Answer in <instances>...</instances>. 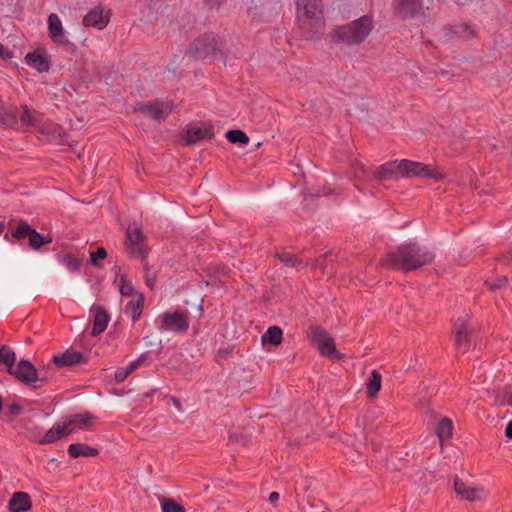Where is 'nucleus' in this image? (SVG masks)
Wrapping results in <instances>:
<instances>
[{
  "mask_svg": "<svg viewBox=\"0 0 512 512\" xmlns=\"http://www.w3.org/2000/svg\"><path fill=\"white\" fill-rule=\"evenodd\" d=\"M411 177L433 179L439 182L446 178V174L440 171L437 165L425 164L409 159L389 160L372 173V178L377 181Z\"/></svg>",
  "mask_w": 512,
  "mask_h": 512,
  "instance_id": "nucleus-1",
  "label": "nucleus"
},
{
  "mask_svg": "<svg viewBox=\"0 0 512 512\" xmlns=\"http://www.w3.org/2000/svg\"><path fill=\"white\" fill-rule=\"evenodd\" d=\"M434 259V253L427 247L417 242H410L401 244L394 251L388 252L380 263L389 270L408 273L430 265Z\"/></svg>",
  "mask_w": 512,
  "mask_h": 512,
  "instance_id": "nucleus-2",
  "label": "nucleus"
},
{
  "mask_svg": "<svg viewBox=\"0 0 512 512\" xmlns=\"http://www.w3.org/2000/svg\"><path fill=\"white\" fill-rule=\"evenodd\" d=\"M296 17L301 35L319 41L326 27L322 0H296Z\"/></svg>",
  "mask_w": 512,
  "mask_h": 512,
  "instance_id": "nucleus-3",
  "label": "nucleus"
},
{
  "mask_svg": "<svg viewBox=\"0 0 512 512\" xmlns=\"http://www.w3.org/2000/svg\"><path fill=\"white\" fill-rule=\"evenodd\" d=\"M373 29V20L363 15L349 23L334 26L328 33L330 42L347 46L360 45Z\"/></svg>",
  "mask_w": 512,
  "mask_h": 512,
  "instance_id": "nucleus-4",
  "label": "nucleus"
},
{
  "mask_svg": "<svg viewBox=\"0 0 512 512\" xmlns=\"http://www.w3.org/2000/svg\"><path fill=\"white\" fill-rule=\"evenodd\" d=\"M225 41L214 32H204L196 37L190 44L188 54L195 60L223 55Z\"/></svg>",
  "mask_w": 512,
  "mask_h": 512,
  "instance_id": "nucleus-5",
  "label": "nucleus"
},
{
  "mask_svg": "<svg viewBox=\"0 0 512 512\" xmlns=\"http://www.w3.org/2000/svg\"><path fill=\"white\" fill-rule=\"evenodd\" d=\"M307 335L311 343L317 347L321 356L332 361H340L344 358V354L337 350L334 339L321 325L310 326Z\"/></svg>",
  "mask_w": 512,
  "mask_h": 512,
  "instance_id": "nucleus-6",
  "label": "nucleus"
},
{
  "mask_svg": "<svg viewBox=\"0 0 512 512\" xmlns=\"http://www.w3.org/2000/svg\"><path fill=\"white\" fill-rule=\"evenodd\" d=\"M14 223L15 220L11 219L7 224L13 240L22 242L24 239H28V247L30 249L34 251L42 250L43 245L41 233H39L24 219H20L15 225Z\"/></svg>",
  "mask_w": 512,
  "mask_h": 512,
  "instance_id": "nucleus-7",
  "label": "nucleus"
},
{
  "mask_svg": "<svg viewBox=\"0 0 512 512\" xmlns=\"http://www.w3.org/2000/svg\"><path fill=\"white\" fill-rule=\"evenodd\" d=\"M145 242L146 237L141 227L132 228L129 226L127 228L125 232V248L130 257L145 260L149 252Z\"/></svg>",
  "mask_w": 512,
  "mask_h": 512,
  "instance_id": "nucleus-8",
  "label": "nucleus"
},
{
  "mask_svg": "<svg viewBox=\"0 0 512 512\" xmlns=\"http://www.w3.org/2000/svg\"><path fill=\"white\" fill-rule=\"evenodd\" d=\"M215 137L214 127L210 122L190 123L183 137L185 146H192L202 140H212Z\"/></svg>",
  "mask_w": 512,
  "mask_h": 512,
  "instance_id": "nucleus-9",
  "label": "nucleus"
},
{
  "mask_svg": "<svg viewBox=\"0 0 512 512\" xmlns=\"http://www.w3.org/2000/svg\"><path fill=\"white\" fill-rule=\"evenodd\" d=\"M9 374L13 375L22 384L36 390L41 388V385L36 384L39 380V371L29 360L21 359L16 367L13 366L12 373Z\"/></svg>",
  "mask_w": 512,
  "mask_h": 512,
  "instance_id": "nucleus-10",
  "label": "nucleus"
},
{
  "mask_svg": "<svg viewBox=\"0 0 512 512\" xmlns=\"http://www.w3.org/2000/svg\"><path fill=\"white\" fill-rule=\"evenodd\" d=\"M393 15L402 21L424 15L423 0H398L393 6Z\"/></svg>",
  "mask_w": 512,
  "mask_h": 512,
  "instance_id": "nucleus-11",
  "label": "nucleus"
},
{
  "mask_svg": "<svg viewBox=\"0 0 512 512\" xmlns=\"http://www.w3.org/2000/svg\"><path fill=\"white\" fill-rule=\"evenodd\" d=\"M25 63L39 73L48 72L51 68V59L44 47H38L28 52L24 57Z\"/></svg>",
  "mask_w": 512,
  "mask_h": 512,
  "instance_id": "nucleus-12",
  "label": "nucleus"
},
{
  "mask_svg": "<svg viewBox=\"0 0 512 512\" xmlns=\"http://www.w3.org/2000/svg\"><path fill=\"white\" fill-rule=\"evenodd\" d=\"M162 328L176 332H185L189 327L187 315L179 310L162 314Z\"/></svg>",
  "mask_w": 512,
  "mask_h": 512,
  "instance_id": "nucleus-13",
  "label": "nucleus"
},
{
  "mask_svg": "<svg viewBox=\"0 0 512 512\" xmlns=\"http://www.w3.org/2000/svg\"><path fill=\"white\" fill-rule=\"evenodd\" d=\"M52 362L56 367H71L79 364H86L88 362L87 356L79 351L66 350L62 354L54 355Z\"/></svg>",
  "mask_w": 512,
  "mask_h": 512,
  "instance_id": "nucleus-14",
  "label": "nucleus"
},
{
  "mask_svg": "<svg viewBox=\"0 0 512 512\" xmlns=\"http://www.w3.org/2000/svg\"><path fill=\"white\" fill-rule=\"evenodd\" d=\"M110 21V14H103V8L101 5L96 6L90 10L83 17V25L85 27H94L98 30H103Z\"/></svg>",
  "mask_w": 512,
  "mask_h": 512,
  "instance_id": "nucleus-15",
  "label": "nucleus"
},
{
  "mask_svg": "<svg viewBox=\"0 0 512 512\" xmlns=\"http://www.w3.org/2000/svg\"><path fill=\"white\" fill-rule=\"evenodd\" d=\"M134 112H141L148 115L151 119L160 121L164 120L168 113H165L162 109V105L158 100L150 103L136 102L133 106Z\"/></svg>",
  "mask_w": 512,
  "mask_h": 512,
  "instance_id": "nucleus-16",
  "label": "nucleus"
},
{
  "mask_svg": "<svg viewBox=\"0 0 512 512\" xmlns=\"http://www.w3.org/2000/svg\"><path fill=\"white\" fill-rule=\"evenodd\" d=\"M9 512H27L32 508V500L27 492H14L8 501Z\"/></svg>",
  "mask_w": 512,
  "mask_h": 512,
  "instance_id": "nucleus-17",
  "label": "nucleus"
},
{
  "mask_svg": "<svg viewBox=\"0 0 512 512\" xmlns=\"http://www.w3.org/2000/svg\"><path fill=\"white\" fill-rule=\"evenodd\" d=\"M444 35L448 38H469L475 36V30L466 22L450 24L447 23L442 27Z\"/></svg>",
  "mask_w": 512,
  "mask_h": 512,
  "instance_id": "nucleus-18",
  "label": "nucleus"
},
{
  "mask_svg": "<svg viewBox=\"0 0 512 512\" xmlns=\"http://www.w3.org/2000/svg\"><path fill=\"white\" fill-rule=\"evenodd\" d=\"M92 310L94 311V319L93 326L91 330V335L93 337L100 335L103 333L110 321L109 313L100 305H93Z\"/></svg>",
  "mask_w": 512,
  "mask_h": 512,
  "instance_id": "nucleus-19",
  "label": "nucleus"
},
{
  "mask_svg": "<svg viewBox=\"0 0 512 512\" xmlns=\"http://www.w3.org/2000/svg\"><path fill=\"white\" fill-rule=\"evenodd\" d=\"M74 431V428L67 429L64 422L62 424H55L45 433L38 443L41 445L51 444L72 434Z\"/></svg>",
  "mask_w": 512,
  "mask_h": 512,
  "instance_id": "nucleus-20",
  "label": "nucleus"
},
{
  "mask_svg": "<svg viewBox=\"0 0 512 512\" xmlns=\"http://www.w3.org/2000/svg\"><path fill=\"white\" fill-rule=\"evenodd\" d=\"M453 327L455 335V346L457 348L464 346L465 350H468L471 346V342L467 323L465 320L458 319L454 322Z\"/></svg>",
  "mask_w": 512,
  "mask_h": 512,
  "instance_id": "nucleus-21",
  "label": "nucleus"
},
{
  "mask_svg": "<svg viewBox=\"0 0 512 512\" xmlns=\"http://www.w3.org/2000/svg\"><path fill=\"white\" fill-rule=\"evenodd\" d=\"M48 35L52 42H60L65 37V31L59 16L55 13H51L48 16Z\"/></svg>",
  "mask_w": 512,
  "mask_h": 512,
  "instance_id": "nucleus-22",
  "label": "nucleus"
},
{
  "mask_svg": "<svg viewBox=\"0 0 512 512\" xmlns=\"http://www.w3.org/2000/svg\"><path fill=\"white\" fill-rule=\"evenodd\" d=\"M67 452L71 458L96 457L100 453L97 448L80 442L70 444Z\"/></svg>",
  "mask_w": 512,
  "mask_h": 512,
  "instance_id": "nucleus-23",
  "label": "nucleus"
},
{
  "mask_svg": "<svg viewBox=\"0 0 512 512\" xmlns=\"http://www.w3.org/2000/svg\"><path fill=\"white\" fill-rule=\"evenodd\" d=\"M0 124L16 128L18 126V108L15 106L5 107L0 101Z\"/></svg>",
  "mask_w": 512,
  "mask_h": 512,
  "instance_id": "nucleus-24",
  "label": "nucleus"
},
{
  "mask_svg": "<svg viewBox=\"0 0 512 512\" xmlns=\"http://www.w3.org/2000/svg\"><path fill=\"white\" fill-rule=\"evenodd\" d=\"M96 419V416L90 412H84L79 414H74L70 417H67L64 420V424L67 429H70L71 425H76L79 428L82 427H91L93 425V421Z\"/></svg>",
  "mask_w": 512,
  "mask_h": 512,
  "instance_id": "nucleus-25",
  "label": "nucleus"
},
{
  "mask_svg": "<svg viewBox=\"0 0 512 512\" xmlns=\"http://www.w3.org/2000/svg\"><path fill=\"white\" fill-rule=\"evenodd\" d=\"M283 341V330L277 326H270L264 334L261 336V342L263 345L279 346Z\"/></svg>",
  "mask_w": 512,
  "mask_h": 512,
  "instance_id": "nucleus-26",
  "label": "nucleus"
},
{
  "mask_svg": "<svg viewBox=\"0 0 512 512\" xmlns=\"http://www.w3.org/2000/svg\"><path fill=\"white\" fill-rule=\"evenodd\" d=\"M382 386V376L376 370H372L370 376L366 382V394L369 399H373L377 396Z\"/></svg>",
  "mask_w": 512,
  "mask_h": 512,
  "instance_id": "nucleus-27",
  "label": "nucleus"
},
{
  "mask_svg": "<svg viewBox=\"0 0 512 512\" xmlns=\"http://www.w3.org/2000/svg\"><path fill=\"white\" fill-rule=\"evenodd\" d=\"M453 422L448 417H442V419L438 422L436 426V435L439 438L440 442L444 440L451 439L453 432Z\"/></svg>",
  "mask_w": 512,
  "mask_h": 512,
  "instance_id": "nucleus-28",
  "label": "nucleus"
},
{
  "mask_svg": "<svg viewBox=\"0 0 512 512\" xmlns=\"http://www.w3.org/2000/svg\"><path fill=\"white\" fill-rule=\"evenodd\" d=\"M145 297L143 293H138L136 300H130L126 304V311H130L133 322L141 317L144 307Z\"/></svg>",
  "mask_w": 512,
  "mask_h": 512,
  "instance_id": "nucleus-29",
  "label": "nucleus"
},
{
  "mask_svg": "<svg viewBox=\"0 0 512 512\" xmlns=\"http://www.w3.org/2000/svg\"><path fill=\"white\" fill-rule=\"evenodd\" d=\"M16 362V353L7 345H0V364L7 368L8 373H12Z\"/></svg>",
  "mask_w": 512,
  "mask_h": 512,
  "instance_id": "nucleus-30",
  "label": "nucleus"
},
{
  "mask_svg": "<svg viewBox=\"0 0 512 512\" xmlns=\"http://www.w3.org/2000/svg\"><path fill=\"white\" fill-rule=\"evenodd\" d=\"M454 490L458 495H461L463 499L474 501L476 499L477 489L469 488L459 478L456 477L454 480Z\"/></svg>",
  "mask_w": 512,
  "mask_h": 512,
  "instance_id": "nucleus-31",
  "label": "nucleus"
},
{
  "mask_svg": "<svg viewBox=\"0 0 512 512\" xmlns=\"http://www.w3.org/2000/svg\"><path fill=\"white\" fill-rule=\"evenodd\" d=\"M226 139L231 144L247 145L249 136L240 129H231L226 132Z\"/></svg>",
  "mask_w": 512,
  "mask_h": 512,
  "instance_id": "nucleus-32",
  "label": "nucleus"
},
{
  "mask_svg": "<svg viewBox=\"0 0 512 512\" xmlns=\"http://www.w3.org/2000/svg\"><path fill=\"white\" fill-rule=\"evenodd\" d=\"M160 505L162 512H186L185 507L173 498H162Z\"/></svg>",
  "mask_w": 512,
  "mask_h": 512,
  "instance_id": "nucleus-33",
  "label": "nucleus"
},
{
  "mask_svg": "<svg viewBox=\"0 0 512 512\" xmlns=\"http://www.w3.org/2000/svg\"><path fill=\"white\" fill-rule=\"evenodd\" d=\"M210 270L215 278L220 282H225L230 277L232 270L225 264H215L210 267Z\"/></svg>",
  "mask_w": 512,
  "mask_h": 512,
  "instance_id": "nucleus-34",
  "label": "nucleus"
},
{
  "mask_svg": "<svg viewBox=\"0 0 512 512\" xmlns=\"http://www.w3.org/2000/svg\"><path fill=\"white\" fill-rule=\"evenodd\" d=\"M107 250L100 246L95 251L90 252L89 263L96 268L102 269L103 264L99 260H104L107 257Z\"/></svg>",
  "mask_w": 512,
  "mask_h": 512,
  "instance_id": "nucleus-35",
  "label": "nucleus"
},
{
  "mask_svg": "<svg viewBox=\"0 0 512 512\" xmlns=\"http://www.w3.org/2000/svg\"><path fill=\"white\" fill-rule=\"evenodd\" d=\"M275 257L279 259L287 267H295L302 264V260L298 259L294 254L288 252H277Z\"/></svg>",
  "mask_w": 512,
  "mask_h": 512,
  "instance_id": "nucleus-36",
  "label": "nucleus"
},
{
  "mask_svg": "<svg viewBox=\"0 0 512 512\" xmlns=\"http://www.w3.org/2000/svg\"><path fill=\"white\" fill-rule=\"evenodd\" d=\"M21 108L23 110L19 117L21 125L35 127L37 125V120L33 117L30 108L26 104L22 105Z\"/></svg>",
  "mask_w": 512,
  "mask_h": 512,
  "instance_id": "nucleus-37",
  "label": "nucleus"
},
{
  "mask_svg": "<svg viewBox=\"0 0 512 512\" xmlns=\"http://www.w3.org/2000/svg\"><path fill=\"white\" fill-rule=\"evenodd\" d=\"M234 349H235L234 345H228L226 347L219 348L215 355V361L218 364H222L223 361H225L233 356Z\"/></svg>",
  "mask_w": 512,
  "mask_h": 512,
  "instance_id": "nucleus-38",
  "label": "nucleus"
},
{
  "mask_svg": "<svg viewBox=\"0 0 512 512\" xmlns=\"http://www.w3.org/2000/svg\"><path fill=\"white\" fill-rule=\"evenodd\" d=\"M134 372V369L129 364L127 367H118L114 373V379L116 383L124 382L130 374Z\"/></svg>",
  "mask_w": 512,
  "mask_h": 512,
  "instance_id": "nucleus-39",
  "label": "nucleus"
},
{
  "mask_svg": "<svg viewBox=\"0 0 512 512\" xmlns=\"http://www.w3.org/2000/svg\"><path fill=\"white\" fill-rule=\"evenodd\" d=\"M120 293L123 296H132L135 294L134 286L127 280L126 275L120 277Z\"/></svg>",
  "mask_w": 512,
  "mask_h": 512,
  "instance_id": "nucleus-40",
  "label": "nucleus"
},
{
  "mask_svg": "<svg viewBox=\"0 0 512 512\" xmlns=\"http://www.w3.org/2000/svg\"><path fill=\"white\" fill-rule=\"evenodd\" d=\"M55 44L62 46L66 52L72 55H77L78 53V48L76 44L69 41L66 37L62 38L60 42H56Z\"/></svg>",
  "mask_w": 512,
  "mask_h": 512,
  "instance_id": "nucleus-41",
  "label": "nucleus"
},
{
  "mask_svg": "<svg viewBox=\"0 0 512 512\" xmlns=\"http://www.w3.org/2000/svg\"><path fill=\"white\" fill-rule=\"evenodd\" d=\"M65 261L67 268L71 271H77L81 267V261L70 253L66 254Z\"/></svg>",
  "mask_w": 512,
  "mask_h": 512,
  "instance_id": "nucleus-42",
  "label": "nucleus"
},
{
  "mask_svg": "<svg viewBox=\"0 0 512 512\" xmlns=\"http://www.w3.org/2000/svg\"><path fill=\"white\" fill-rule=\"evenodd\" d=\"M147 361H151V352L147 351L142 353L136 360L132 361L130 363L131 367L135 370H137L140 366H142Z\"/></svg>",
  "mask_w": 512,
  "mask_h": 512,
  "instance_id": "nucleus-43",
  "label": "nucleus"
},
{
  "mask_svg": "<svg viewBox=\"0 0 512 512\" xmlns=\"http://www.w3.org/2000/svg\"><path fill=\"white\" fill-rule=\"evenodd\" d=\"M144 270H145V276H144L145 283L151 290H153L155 287L156 275L150 274V268L147 264L144 266Z\"/></svg>",
  "mask_w": 512,
  "mask_h": 512,
  "instance_id": "nucleus-44",
  "label": "nucleus"
},
{
  "mask_svg": "<svg viewBox=\"0 0 512 512\" xmlns=\"http://www.w3.org/2000/svg\"><path fill=\"white\" fill-rule=\"evenodd\" d=\"M14 56V53L12 50H9L6 48L1 42H0V60L8 62L10 61Z\"/></svg>",
  "mask_w": 512,
  "mask_h": 512,
  "instance_id": "nucleus-45",
  "label": "nucleus"
},
{
  "mask_svg": "<svg viewBox=\"0 0 512 512\" xmlns=\"http://www.w3.org/2000/svg\"><path fill=\"white\" fill-rule=\"evenodd\" d=\"M23 408L18 403H12L8 405L7 409V416L10 418H13L15 416H18L22 412Z\"/></svg>",
  "mask_w": 512,
  "mask_h": 512,
  "instance_id": "nucleus-46",
  "label": "nucleus"
},
{
  "mask_svg": "<svg viewBox=\"0 0 512 512\" xmlns=\"http://www.w3.org/2000/svg\"><path fill=\"white\" fill-rule=\"evenodd\" d=\"M49 366L47 368H44L41 372H39V380L38 382H40L41 384V387L43 386V384L45 383H48L49 379H50V375H49Z\"/></svg>",
  "mask_w": 512,
  "mask_h": 512,
  "instance_id": "nucleus-47",
  "label": "nucleus"
},
{
  "mask_svg": "<svg viewBox=\"0 0 512 512\" xmlns=\"http://www.w3.org/2000/svg\"><path fill=\"white\" fill-rule=\"evenodd\" d=\"M205 5L209 6L210 8H220L223 0H203Z\"/></svg>",
  "mask_w": 512,
  "mask_h": 512,
  "instance_id": "nucleus-48",
  "label": "nucleus"
},
{
  "mask_svg": "<svg viewBox=\"0 0 512 512\" xmlns=\"http://www.w3.org/2000/svg\"><path fill=\"white\" fill-rule=\"evenodd\" d=\"M53 241V238L50 234H47V235H43L42 234V245L43 247L48 245V244H51Z\"/></svg>",
  "mask_w": 512,
  "mask_h": 512,
  "instance_id": "nucleus-49",
  "label": "nucleus"
},
{
  "mask_svg": "<svg viewBox=\"0 0 512 512\" xmlns=\"http://www.w3.org/2000/svg\"><path fill=\"white\" fill-rule=\"evenodd\" d=\"M279 497H280V494L276 491H273L269 495V502L274 504L275 502H277L279 500Z\"/></svg>",
  "mask_w": 512,
  "mask_h": 512,
  "instance_id": "nucleus-50",
  "label": "nucleus"
},
{
  "mask_svg": "<svg viewBox=\"0 0 512 512\" xmlns=\"http://www.w3.org/2000/svg\"><path fill=\"white\" fill-rule=\"evenodd\" d=\"M158 391V388H151L148 391L144 392L142 395V400L145 398H149L154 395Z\"/></svg>",
  "mask_w": 512,
  "mask_h": 512,
  "instance_id": "nucleus-51",
  "label": "nucleus"
},
{
  "mask_svg": "<svg viewBox=\"0 0 512 512\" xmlns=\"http://www.w3.org/2000/svg\"><path fill=\"white\" fill-rule=\"evenodd\" d=\"M506 437L512 439V420L508 422L505 429Z\"/></svg>",
  "mask_w": 512,
  "mask_h": 512,
  "instance_id": "nucleus-52",
  "label": "nucleus"
},
{
  "mask_svg": "<svg viewBox=\"0 0 512 512\" xmlns=\"http://www.w3.org/2000/svg\"><path fill=\"white\" fill-rule=\"evenodd\" d=\"M242 438L243 437L238 434H232V433L229 434V440L232 442H238Z\"/></svg>",
  "mask_w": 512,
  "mask_h": 512,
  "instance_id": "nucleus-53",
  "label": "nucleus"
},
{
  "mask_svg": "<svg viewBox=\"0 0 512 512\" xmlns=\"http://www.w3.org/2000/svg\"><path fill=\"white\" fill-rule=\"evenodd\" d=\"M110 393L113 395H116V396H123L125 392H124V390H121V389L112 388Z\"/></svg>",
  "mask_w": 512,
  "mask_h": 512,
  "instance_id": "nucleus-54",
  "label": "nucleus"
},
{
  "mask_svg": "<svg viewBox=\"0 0 512 512\" xmlns=\"http://www.w3.org/2000/svg\"><path fill=\"white\" fill-rule=\"evenodd\" d=\"M171 400L178 409L181 408V402L179 401V399H177L176 397H172Z\"/></svg>",
  "mask_w": 512,
  "mask_h": 512,
  "instance_id": "nucleus-55",
  "label": "nucleus"
},
{
  "mask_svg": "<svg viewBox=\"0 0 512 512\" xmlns=\"http://www.w3.org/2000/svg\"><path fill=\"white\" fill-rule=\"evenodd\" d=\"M312 266H313L314 268H321V269L323 268V266H322V263H321L320 259H316V260H315V262L312 264Z\"/></svg>",
  "mask_w": 512,
  "mask_h": 512,
  "instance_id": "nucleus-56",
  "label": "nucleus"
},
{
  "mask_svg": "<svg viewBox=\"0 0 512 512\" xmlns=\"http://www.w3.org/2000/svg\"><path fill=\"white\" fill-rule=\"evenodd\" d=\"M6 228V223L5 221H0V235L3 233V231L5 230Z\"/></svg>",
  "mask_w": 512,
  "mask_h": 512,
  "instance_id": "nucleus-57",
  "label": "nucleus"
},
{
  "mask_svg": "<svg viewBox=\"0 0 512 512\" xmlns=\"http://www.w3.org/2000/svg\"><path fill=\"white\" fill-rule=\"evenodd\" d=\"M59 136H60V140L63 142L64 138L67 137V133L65 131H63V129L61 128V133L59 134Z\"/></svg>",
  "mask_w": 512,
  "mask_h": 512,
  "instance_id": "nucleus-58",
  "label": "nucleus"
},
{
  "mask_svg": "<svg viewBox=\"0 0 512 512\" xmlns=\"http://www.w3.org/2000/svg\"><path fill=\"white\" fill-rule=\"evenodd\" d=\"M11 237V233H10V230L8 229V232L4 235V239L9 241Z\"/></svg>",
  "mask_w": 512,
  "mask_h": 512,
  "instance_id": "nucleus-59",
  "label": "nucleus"
},
{
  "mask_svg": "<svg viewBox=\"0 0 512 512\" xmlns=\"http://www.w3.org/2000/svg\"><path fill=\"white\" fill-rule=\"evenodd\" d=\"M3 409V398L2 396H0V412L2 411Z\"/></svg>",
  "mask_w": 512,
  "mask_h": 512,
  "instance_id": "nucleus-60",
  "label": "nucleus"
},
{
  "mask_svg": "<svg viewBox=\"0 0 512 512\" xmlns=\"http://www.w3.org/2000/svg\"><path fill=\"white\" fill-rule=\"evenodd\" d=\"M198 310H199L200 312H203V305H202V304H200V305H199Z\"/></svg>",
  "mask_w": 512,
  "mask_h": 512,
  "instance_id": "nucleus-61",
  "label": "nucleus"
}]
</instances>
